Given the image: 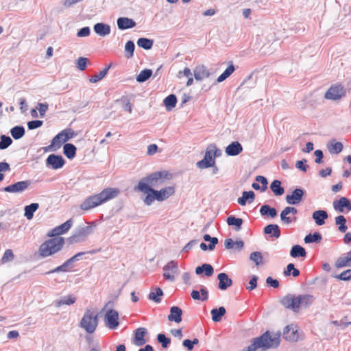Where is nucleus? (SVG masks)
<instances>
[{
    "mask_svg": "<svg viewBox=\"0 0 351 351\" xmlns=\"http://www.w3.org/2000/svg\"><path fill=\"white\" fill-rule=\"evenodd\" d=\"M280 334L266 331L262 335L252 339L247 351H266L277 348L280 343Z\"/></svg>",
    "mask_w": 351,
    "mask_h": 351,
    "instance_id": "obj_1",
    "label": "nucleus"
},
{
    "mask_svg": "<svg viewBox=\"0 0 351 351\" xmlns=\"http://www.w3.org/2000/svg\"><path fill=\"white\" fill-rule=\"evenodd\" d=\"M147 185L142 182L140 184H137L134 187V190L147 194L143 202L147 206H150L155 199L159 202L165 200L175 192L174 188L172 186H168L157 191L152 187H148Z\"/></svg>",
    "mask_w": 351,
    "mask_h": 351,
    "instance_id": "obj_2",
    "label": "nucleus"
},
{
    "mask_svg": "<svg viewBox=\"0 0 351 351\" xmlns=\"http://www.w3.org/2000/svg\"><path fill=\"white\" fill-rule=\"evenodd\" d=\"M314 300V296L309 294L298 295L289 294L282 299L281 304L285 308L291 309L293 312L297 313L299 311L300 308H308L313 303Z\"/></svg>",
    "mask_w": 351,
    "mask_h": 351,
    "instance_id": "obj_3",
    "label": "nucleus"
},
{
    "mask_svg": "<svg viewBox=\"0 0 351 351\" xmlns=\"http://www.w3.org/2000/svg\"><path fill=\"white\" fill-rule=\"evenodd\" d=\"M64 244V239L61 237L47 240L39 246V256L44 258L53 256L62 250Z\"/></svg>",
    "mask_w": 351,
    "mask_h": 351,
    "instance_id": "obj_4",
    "label": "nucleus"
},
{
    "mask_svg": "<svg viewBox=\"0 0 351 351\" xmlns=\"http://www.w3.org/2000/svg\"><path fill=\"white\" fill-rule=\"evenodd\" d=\"M98 325V317L97 313L92 309H86L80 322V326L87 333H93Z\"/></svg>",
    "mask_w": 351,
    "mask_h": 351,
    "instance_id": "obj_5",
    "label": "nucleus"
},
{
    "mask_svg": "<svg viewBox=\"0 0 351 351\" xmlns=\"http://www.w3.org/2000/svg\"><path fill=\"white\" fill-rule=\"evenodd\" d=\"M220 155V150L215 145L210 144L208 146L204 158L197 162V167L199 169H206L214 167L215 157Z\"/></svg>",
    "mask_w": 351,
    "mask_h": 351,
    "instance_id": "obj_6",
    "label": "nucleus"
},
{
    "mask_svg": "<svg viewBox=\"0 0 351 351\" xmlns=\"http://www.w3.org/2000/svg\"><path fill=\"white\" fill-rule=\"evenodd\" d=\"M168 178V173L167 171L154 172L147 176L142 178L138 183H144L147 184L148 187H158L162 185L165 179Z\"/></svg>",
    "mask_w": 351,
    "mask_h": 351,
    "instance_id": "obj_7",
    "label": "nucleus"
},
{
    "mask_svg": "<svg viewBox=\"0 0 351 351\" xmlns=\"http://www.w3.org/2000/svg\"><path fill=\"white\" fill-rule=\"evenodd\" d=\"M93 230V226L79 227L75 233L69 238V241L71 244L83 242L90 234H92Z\"/></svg>",
    "mask_w": 351,
    "mask_h": 351,
    "instance_id": "obj_8",
    "label": "nucleus"
},
{
    "mask_svg": "<svg viewBox=\"0 0 351 351\" xmlns=\"http://www.w3.org/2000/svg\"><path fill=\"white\" fill-rule=\"evenodd\" d=\"M346 89L341 84H335L330 87V88L325 93V98L330 100H339L346 95Z\"/></svg>",
    "mask_w": 351,
    "mask_h": 351,
    "instance_id": "obj_9",
    "label": "nucleus"
},
{
    "mask_svg": "<svg viewBox=\"0 0 351 351\" xmlns=\"http://www.w3.org/2000/svg\"><path fill=\"white\" fill-rule=\"evenodd\" d=\"M120 191L117 188H106L99 193L97 194L101 204L112 199L118 196Z\"/></svg>",
    "mask_w": 351,
    "mask_h": 351,
    "instance_id": "obj_10",
    "label": "nucleus"
},
{
    "mask_svg": "<svg viewBox=\"0 0 351 351\" xmlns=\"http://www.w3.org/2000/svg\"><path fill=\"white\" fill-rule=\"evenodd\" d=\"M163 271L164 278L171 282H173L175 280L174 275L178 273V263L174 261H171L163 267Z\"/></svg>",
    "mask_w": 351,
    "mask_h": 351,
    "instance_id": "obj_11",
    "label": "nucleus"
},
{
    "mask_svg": "<svg viewBox=\"0 0 351 351\" xmlns=\"http://www.w3.org/2000/svg\"><path fill=\"white\" fill-rule=\"evenodd\" d=\"M104 320L106 326L110 329H115L119 324L118 312L112 309L107 310Z\"/></svg>",
    "mask_w": 351,
    "mask_h": 351,
    "instance_id": "obj_12",
    "label": "nucleus"
},
{
    "mask_svg": "<svg viewBox=\"0 0 351 351\" xmlns=\"http://www.w3.org/2000/svg\"><path fill=\"white\" fill-rule=\"evenodd\" d=\"M65 164V160L60 155L54 154H50L46 159V166L53 169H58L62 168Z\"/></svg>",
    "mask_w": 351,
    "mask_h": 351,
    "instance_id": "obj_13",
    "label": "nucleus"
},
{
    "mask_svg": "<svg viewBox=\"0 0 351 351\" xmlns=\"http://www.w3.org/2000/svg\"><path fill=\"white\" fill-rule=\"evenodd\" d=\"M30 184L31 182L29 180L20 181L5 186L3 190L8 193H22L27 189Z\"/></svg>",
    "mask_w": 351,
    "mask_h": 351,
    "instance_id": "obj_14",
    "label": "nucleus"
},
{
    "mask_svg": "<svg viewBox=\"0 0 351 351\" xmlns=\"http://www.w3.org/2000/svg\"><path fill=\"white\" fill-rule=\"evenodd\" d=\"M73 225V220L71 219L67 220L66 222L63 223L62 224L54 228L53 230H51L49 233L48 236L53 237H58L59 235L63 234L65 232H66Z\"/></svg>",
    "mask_w": 351,
    "mask_h": 351,
    "instance_id": "obj_15",
    "label": "nucleus"
},
{
    "mask_svg": "<svg viewBox=\"0 0 351 351\" xmlns=\"http://www.w3.org/2000/svg\"><path fill=\"white\" fill-rule=\"evenodd\" d=\"M304 193L302 189H295L291 195L286 196V201L289 204L297 205L302 201Z\"/></svg>",
    "mask_w": 351,
    "mask_h": 351,
    "instance_id": "obj_16",
    "label": "nucleus"
},
{
    "mask_svg": "<svg viewBox=\"0 0 351 351\" xmlns=\"http://www.w3.org/2000/svg\"><path fill=\"white\" fill-rule=\"evenodd\" d=\"M297 213L298 210L294 207L287 206L285 208L280 215L282 222L286 225L290 224L293 221H295L296 218H291L289 215H295Z\"/></svg>",
    "mask_w": 351,
    "mask_h": 351,
    "instance_id": "obj_17",
    "label": "nucleus"
},
{
    "mask_svg": "<svg viewBox=\"0 0 351 351\" xmlns=\"http://www.w3.org/2000/svg\"><path fill=\"white\" fill-rule=\"evenodd\" d=\"M101 205L99 198L96 195L88 197L80 205V208L87 211Z\"/></svg>",
    "mask_w": 351,
    "mask_h": 351,
    "instance_id": "obj_18",
    "label": "nucleus"
},
{
    "mask_svg": "<svg viewBox=\"0 0 351 351\" xmlns=\"http://www.w3.org/2000/svg\"><path fill=\"white\" fill-rule=\"evenodd\" d=\"M333 208L335 210L343 213L344 209L351 210V202L346 197H342L339 200L333 202Z\"/></svg>",
    "mask_w": 351,
    "mask_h": 351,
    "instance_id": "obj_19",
    "label": "nucleus"
},
{
    "mask_svg": "<svg viewBox=\"0 0 351 351\" xmlns=\"http://www.w3.org/2000/svg\"><path fill=\"white\" fill-rule=\"evenodd\" d=\"M194 77L197 81H202L210 75V72L207 67L203 64L197 65L194 71Z\"/></svg>",
    "mask_w": 351,
    "mask_h": 351,
    "instance_id": "obj_20",
    "label": "nucleus"
},
{
    "mask_svg": "<svg viewBox=\"0 0 351 351\" xmlns=\"http://www.w3.org/2000/svg\"><path fill=\"white\" fill-rule=\"evenodd\" d=\"M297 329L293 325L287 326L283 331V337L290 341H296L298 339Z\"/></svg>",
    "mask_w": 351,
    "mask_h": 351,
    "instance_id": "obj_21",
    "label": "nucleus"
},
{
    "mask_svg": "<svg viewBox=\"0 0 351 351\" xmlns=\"http://www.w3.org/2000/svg\"><path fill=\"white\" fill-rule=\"evenodd\" d=\"M243 151L241 144L238 141H233L226 148V154L228 156H235L241 154Z\"/></svg>",
    "mask_w": 351,
    "mask_h": 351,
    "instance_id": "obj_22",
    "label": "nucleus"
},
{
    "mask_svg": "<svg viewBox=\"0 0 351 351\" xmlns=\"http://www.w3.org/2000/svg\"><path fill=\"white\" fill-rule=\"evenodd\" d=\"M118 28L121 30H125L133 28L136 26V22L128 17H119L117 21Z\"/></svg>",
    "mask_w": 351,
    "mask_h": 351,
    "instance_id": "obj_23",
    "label": "nucleus"
},
{
    "mask_svg": "<svg viewBox=\"0 0 351 351\" xmlns=\"http://www.w3.org/2000/svg\"><path fill=\"white\" fill-rule=\"evenodd\" d=\"M182 310L176 306H173L170 308V313L168 315V320L180 323L182 322Z\"/></svg>",
    "mask_w": 351,
    "mask_h": 351,
    "instance_id": "obj_24",
    "label": "nucleus"
},
{
    "mask_svg": "<svg viewBox=\"0 0 351 351\" xmlns=\"http://www.w3.org/2000/svg\"><path fill=\"white\" fill-rule=\"evenodd\" d=\"M219 280L218 287L221 290H226L232 285V280L226 273H220L217 276Z\"/></svg>",
    "mask_w": 351,
    "mask_h": 351,
    "instance_id": "obj_25",
    "label": "nucleus"
},
{
    "mask_svg": "<svg viewBox=\"0 0 351 351\" xmlns=\"http://www.w3.org/2000/svg\"><path fill=\"white\" fill-rule=\"evenodd\" d=\"M95 32L100 36H106L110 34V26L104 23H97L94 27Z\"/></svg>",
    "mask_w": 351,
    "mask_h": 351,
    "instance_id": "obj_26",
    "label": "nucleus"
},
{
    "mask_svg": "<svg viewBox=\"0 0 351 351\" xmlns=\"http://www.w3.org/2000/svg\"><path fill=\"white\" fill-rule=\"evenodd\" d=\"M61 136L62 134H58L55 136L51 141V144L47 147H43V149L45 152L56 151L61 147L62 143H63L61 138Z\"/></svg>",
    "mask_w": 351,
    "mask_h": 351,
    "instance_id": "obj_27",
    "label": "nucleus"
},
{
    "mask_svg": "<svg viewBox=\"0 0 351 351\" xmlns=\"http://www.w3.org/2000/svg\"><path fill=\"white\" fill-rule=\"evenodd\" d=\"M147 333V330L145 328H138L135 331V336L134 339V343L137 346H143L145 343L144 339L145 335Z\"/></svg>",
    "mask_w": 351,
    "mask_h": 351,
    "instance_id": "obj_28",
    "label": "nucleus"
},
{
    "mask_svg": "<svg viewBox=\"0 0 351 351\" xmlns=\"http://www.w3.org/2000/svg\"><path fill=\"white\" fill-rule=\"evenodd\" d=\"M312 217L317 225L322 226L325 223V220L328 217V215L326 210H318L313 213Z\"/></svg>",
    "mask_w": 351,
    "mask_h": 351,
    "instance_id": "obj_29",
    "label": "nucleus"
},
{
    "mask_svg": "<svg viewBox=\"0 0 351 351\" xmlns=\"http://www.w3.org/2000/svg\"><path fill=\"white\" fill-rule=\"evenodd\" d=\"M191 295L193 300L206 301L208 298V291L205 287H202L199 291L193 290Z\"/></svg>",
    "mask_w": 351,
    "mask_h": 351,
    "instance_id": "obj_30",
    "label": "nucleus"
},
{
    "mask_svg": "<svg viewBox=\"0 0 351 351\" xmlns=\"http://www.w3.org/2000/svg\"><path fill=\"white\" fill-rule=\"evenodd\" d=\"M76 298L74 295H69L66 296L61 297L59 300L53 302V304L56 307H60L62 305H71L75 302Z\"/></svg>",
    "mask_w": 351,
    "mask_h": 351,
    "instance_id": "obj_31",
    "label": "nucleus"
},
{
    "mask_svg": "<svg viewBox=\"0 0 351 351\" xmlns=\"http://www.w3.org/2000/svg\"><path fill=\"white\" fill-rule=\"evenodd\" d=\"M264 233L269 234L271 237L279 238L280 230L277 224H269L264 228Z\"/></svg>",
    "mask_w": 351,
    "mask_h": 351,
    "instance_id": "obj_32",
    "label": "nucleus"
},
{
    "mask_svg": "<svg viewBox=\"0 0 351 351\" xmlns=\"http://www.w3.org/2000/svg\"><path fill=\"white\" fill-rule=\"evenodd\" d=\"M254 198L255 194L254 191H243L242 193V196L238 198L237 202L240 205L245 206L247 202L251 203L254 201Z\"/></svg>",
    "mask_w": 351,
    "mask_h": 351,
    "instance_id": "obj_33",
    "label": "nucleus"
},
{
    "mask_svg": "<svg viewBox=\"0 0 351 351\" xmlns=\"http://www.w3.org/2000/svg\"><path fill=\"white\" fill-rule=\"evenodd\" d=\"M233 245H236V250L240 252L244 246V242L242 240L234 241L232 239H226L224 241V247L226 250L233 249Z\"/></svg>",
    "mask_w": 351,
    "mask_h": 351,
    "instance_id": "obj_34",
    "label": "nucleus"
},
{
    "mask_svg": "<svg viewBox=\"0 0 351 351\" xmlns=\"http://www.w3.org/2000/svg\"><path fill=\"white\" fill-rule=\"evenodd\" d=\"M203 272H204L206 276H211L214 272L213 266L210 264L204 263L201 266L195 268V273L197 275H201Z\"/></svg>",
    "mask_w": 351,
    "mask_h": 351,
    "instance_id": "obj_35",
    "label": "nucleus"
},
{
    "mask_svg": "<svg viewBox=\"0 0 351 351\" xmlns=\"http://www.w3.org/2000/svg\"><path fill=\"white\" fill-rule=\"evenodd\" d=\"M259 212L261 215L263 217L267 216L274 218L277 215V210L267 204L263 205L261 207Z\"/></svg>",
    "mask_w": 351,
    "mask_h": 351,
    "instance_id": "obj_36",
    "label": "nucleus"
},
{
    "mask_svg": "<svg viewBox=\"0 0 351 351\" xmlns=\"http://www.w3.org/2000/svg\"><path fill=\"white\" fill-rule=\"evenodd\" d=\"M327 147L330 154H338L342 151L343 146L341 142L332 140L328 143Z\"/></svg>",
    "mask_w": 351,
    "mask_h": 351,
    "instance_id": "obj_37",
    "label": "nucleus"
},
{
    "mask_svg": "<svg viewBox=\"0 0 351 351\" xmlns=\"http://www.w3.org/2000/svg\"><path fill=\"white\" fill-rule=\"evenodd\" d=\"M235 68L231 62L226 69L217 77V82L221 83L229 77L234 71Z\"/></svg>",
    "mask_w": 351,
    "mask_h": 351,
    "instance_id": "obj_38",
    "label": "nucleus"
},
{
    "mask_svg": "<svg viewBox=\"0 0 351 351\" xmlns=\"http://www.w3.org/2000/svg\"><path fill=\"white\" fill-rule=\"evenodd\" d=\"M226 308L223 306L212 309L210 313L212 315L213 321L215 322H220L222 317L226 314Z\"/></svg>",
    "mask_w": 351,
    "mask_h": 351,
    "instance_id": "obj_39",
    "label": "nucleus"
},
{
    "mask_svg": "<svg viewBox=\"0 0 351 351\" xmlns=\"http://www.w3.org/2000/svg\"><path fill=\"white\" fill-rule=\"evenodd\" d=\"M270 189L276 196H280L285 193V189L281 186V182L278 180H274L271 183Z\"/></svg>",
    "mask_w": 351,
    "mask_h": 351,
    "instance_id": "obj_40",
    "label": "nucleus"
},
{
    "mask_svg": "<svg viewBox=\"0 0 351 351\" xmlns=\"http://www.w3.org/2000/svg\"><path fill=\"white\" fill-rule=\"evenodd\" d=\"M39 208V204L38 203H32L29 205L25 206L24 208L25 217L30 220L33 218L34 213L36 212Z\"/></svg>",
    "mask_w": 351,
    "mask_h": 351,
    "instance_id": "obj_41",
    "label": "nucleus"
},
{
    "mask_svg": "<svg viewBox=\"0 0 351 351\" xmlns=\"http://www.w3.org/2000/svg\"><path fill=\"white\" fill-rule=\"evenodd\" d=\"M227 223L228 226H234V230L239 231L241 229L243 224V219L241 218H237L234 215H230L227 218Z\"/></svg>",
    "mask_w": 351,
    "mask_h": 351,
    "instance_id": "obj_42",
    "label": "nucleus"
},
{
    "mask_svg": "<svg viewBox=\"0 0 351 351\" xmlns=\"http://www.w3.org/2000/svg\"><path fill=\"white\" fill-rule=\"evenodd\" d=\"M290 255L293 258L305 257L306 252L303 247L299 245H295L290 251Z\"/></svg>",
    "mask_w": 351,
    "mask_h": 351,
    "instance_id": "obj_43",
    "label": "nucleus"
},
{
    "mask_svg": "<svg viewBox=\"0 0 351 351\" xmlns=\"http://www.w3.org/2000/svg\"><path fill=\"white\" fill-rule=\"evenodd\" d=\"M63 153L69 159H73L76 154V147L71 143H66L63 147Z\"/></svg>",
    "mask_w": 351,
    "mask_h": 351,
    "instance_id": "obj_44",
    "label": "nucleus"
},
{
    "mask_svg": "<svg viewBox=\"0 0 351 351\" xmlns=\"http://www.w3.org/2000/svg\"><path fill=\"white\" fill-rule=\"evenodd\" d=\"M335 267L337 269L343 268L345 267H351V260L350 259L349 255L348 253L346 256H341L337 258L335 262Z\"/></svg>",
    "mask_w": 351,
    "mask_h": 351,
    "instance_id": "obj_45",
    "label": "nucleus"
},
{
    "mask_svg": "<svg viewBox=\"0 0 351 351\" xmlns=\"http://www.w3.org/2000/svg\"><path fill=\"white\" fill-rule=\"evenodd\" d=\"M137 45L145 50L151 49L154 45V40L152 39L147 38H140L137 40Z\"/></svg>",
    "mask_w": 351,
    "mask_h": 351,
    "instance_id": "obj_46",
    "label": "nucleus"
},
{
    "mask_svg": "<svg viewBox=\"0 0 351 351\" xmlns=\"http://www.w3.org/2000/svg\"><path fill=\"white\" fill-rule=\"evenodd\" d=\"M164 105L168 111H170L173 108L177 103V98L175 95H169L163 101Z\"/></svg>",
    "mask_w": 351,
    "mask_h": 351,
    "instance_id": "obj_47",
    "label": "nucleus"
},
{
    "mask_svg": "<svg viewBox=\"0 0 351 351\" xmlns=\"http://www.w3.org/2000/svg\"><path fill=\"white\" fill-rule=\"evenodd\" d=\"M25 132L24 127L19 125L14 126L10 130V134L15 140L21 138L25 135Z\"/></svg>",
    "mask_w": 351,
    "mask_h": 351,
    "instance_id": "obj_48",
    "label": "nucleus"
},
{
    "mask_svg": "<svg viewBox=\"0 0 351 351\" xmlns=\"http://www.w3.org/2000/svg\"><path fill=\"white\" fill-rule=\"evenodd\" d=\"M335 223L339 225L338 230L341 232H345L348 227L346 226V219L343 215H339L335 217Z\"/></svg>",
    "mask_w": 351,
    "mask_h": 351,
    "instance_id": "obj_49",
    "label": "nucleus"
},
{
    "mask_svg": "<svg viewBox=\"0 0 351 351\" xmlns=\"http://www.w3.org/2000/svg\"><path fill=\"white\" fill-rule=\"evenodd\" d=\"M322 237L320 233L314 232L313 234H308L304 237V242L306 243H318L322 240Z\"/></svg>",
    "mask_w": 351,
    "mask_h": 351,
    "instance_id": "obj_50",
    "label": "nucleus"
},
{
    "mask_svg": "<svg viewBox=\"0 0 351 351\" xmlns=\"http://www.w3.org/2000/svg\"><path fill=\"white\" fill-rule=\"evenodd\" d=\"M152 75V71L151 69H144L140 72L136 77V81L138 82H144L147 81Z\"/></svg>",
    "mask_w": 351,
    "mask_h": 351,
    "instance_id": "obj_51",
    "label": "nucleus"
},
{
    "mask_svg": "<svg viewBox=\"0 0 351 351\" xmlns=\"http://www.w3.org/2000/svg\"><path fill=\"white\" fill-rule=\"evenodd\" d=\"M283 274L286 276H289L291 274L293 277H297L300 275V271L295 268V265L293 263H289L287 265Z\"/></svg>",
    "mask_w": 351,
    "mask_h": 351,
    "instance_id": "obj_52",
    "label": "nucleus"
},
{
    "mask_svg": "<svg viewBox=\"0 0 351 351\" xmlns=\"http://www.w3.org/2000/svg\"><path fill=\"white\" fill-rule=\"evenodd\" d=\"M163 295V291L160 288H156V292H151L149 295L148 298L150 300H153L156 303H159L161 301L160 297Z\"/></svg>",
    "mask_w": 351,
    "mask_h": 351,
    "instance_id": "obj_53",
    "label": "nucleus"
},
{
    "mask_svg": "<svg viewBox=\"0 0 351 351\" xmlns=\"http://www.w3.org/2000/svg\"><path fill=\"white\" fill-rule=\"evenodd\" d=\"M250 259L254 262L256 266L260 265L263 262V257L260 252H254L251 253Z\"/></svg>",
    "mask_w": 351,
    "mask_h": 351,
    "instance_id": "obj_54",
    "label": "nucleus"
},
{
    "mask_svg": "<svg viewBox=\"0 0 351 351\" xmlns=\"http://www.w3.org/2000/svg\"><path fill=\"white\" fill-rule=\"evenodd\" d=\"M12 143V138L6 135L2 134L0 136V149H7Z\"/></svg>",
    "mask_w": 351,
    "mask_h": 351,
    "instance_id": "obj_55",
    "label": "nucleus"
},
{
    "mask_svg": "<svg viewBox=\"0 0 351 351\" xmlns=\"http://www.w3.org/2000/svg\"><path fill=\"white\" fill-rule=\"evenodd\" d=\"M135 45L133 41L129 40L125 43V51L126 53L125 56L127 58H130L134 56V51Z\"/></svg>",
    "mask_w": 351,
    "mask_h": 351,
    "instance_id": "obj_56",
    "label": "nucleus"
},
{
    "mask_svg": "<svg viewBox=\"0 0 351 351\" xmlns=\"http://www.w3.org/2000/svg\"><path fill=\"white\" fill-rule=\"evenodd\" d=\"M14 255L12 250L8 249L5 251L3 256L1 258V264H5L14 260Z\"/></svg>",
    "mask_w": 351,
    "mask_h": 351,
    "instance_id": "obj_57",
    "label": "nucleus"
},
{
    "mask_svg": "<svg viewBox=\"0 0 351 351\" xmlns=\"http://www.w3.org/2000/svg\"><path fill=\"white\" fill-rule=\"evenodd\" d=\"M335 278L343 280V281H349L351 280V269H348L346 271H343L340 274L335 276Z\"/></svg>",
    "mask_w": 351,
    "mask_h": 351,
    "instance_id": "obj_58",
    "label": "nucleus"
},
{
    "mask_svg": "<svg viewBox=\"0 0 351 351\" xmlns=\"http://www.w3.org/2000/svg\"><path fill=\"white\" fill-rule=\"evenodd\" d=\"M58 134H62V136H61V138L62 142L65 143L73 136L74 132L71 129H67L61 131Z\"/></svg>",
    "mask_w": 351,
    "mask_h": 351,
    "instance_id": "obj_59",
    "label": "nucleus"
},
{
    "mask_svg": "<svg viewBox=\"0 0 351 351\" xmlns=\"http://www.w3.org/2000/svg\"><path fill=\"white\" fill-rule=\"evenodd\" d=\"M157 340L159 343H161L162 348H166L168 347L169 344L171 342V339L169 337H167L164 334H158L157 336Z\"/></svg>",
    "mask_w": 351,
    "mask_h": 351,
    "instance_id": "obj_60",
    "label": "nucleus"
},
{
    "mask_svg": "<svg viewBox=\"0 0 351 351\" xmlns=\"http://www.w3.org/2000/svg\"><path fill=\"white\" fill-rule=\"evenodd\" d=\"M203 239L205 241L210 242V250L212 251L215 249V245L218 243V239L217 237H212L209 234H204Z\"/></svg>",
    "mask_w": 351,
    "mask_h": 351,
    "instance_id": "obj_61",
    "label": "nucleus"
},
{
    "mask_svg": "<svg viewBox=\"0 0 351 351\" xmlns=\"http://www.w3.org/2000/svg\"><path fill=\"white\" fill-rule=\"evenodd\" d=\"M88 59L84 57H80L77 61V68L80 71H84L87 66Z\"/></svg>",
    "mask_w": 351,
    "mask_h": 351,
    "instance_id": "obj_62",
    "label": "nucleus"
},
{
    "mask_svg": "<svg viewBox=\"0 0 351 351\" xmlns=\"http://www.w3.org/2000/svg\"><path fill=\"white\" fill-rule=\"evenodd\" d=\"M106 75V71H101L98 74H95L93 75L90 78V82L91 83H96L99 80H102Z\"/></svg>",
    "mask_w": 351,
    "mask_h": 351,
    "instance_id": "obj_63",
    "label": "nucleus"
},
{
    "mask_svg": "<svg viewBox=\"0 0 351 351\" xmlns=\"http://www.w3.org/2000/svg\"><path fill=\"white\" fill-rule=\"evenodd\" d=\"M49 105L47 103H38L37 105V109L39 111L40 117H43L47 111Z\"/></svg>",
    "mask_w": 351,
    "mask_h": 351,
    "instance_id": "obj_64",
    "label": "nucleus"
}]
</instances>
